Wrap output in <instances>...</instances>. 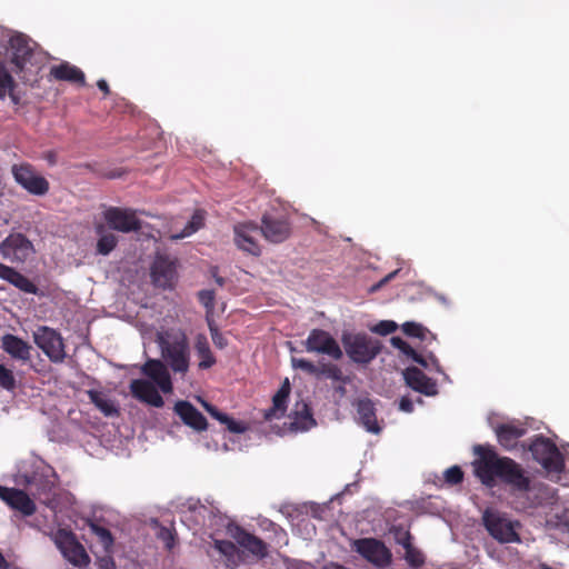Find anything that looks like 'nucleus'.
I'll list each match as a JSON object with an SVG mask.
<instances>
[{"label":"nucleus","mask_w":569,"mask_h":569,"mask_svg":"<svg viewBox=\"0 0 569 569\" xmlns=\"http://www.w3.org/2000/svg\"><path fill=\"white\" fill-rule=\"evenodd\" d=\"M478 459L473 462L475 473L487 487H493L496 479L511 486L519 491H527L530 480L525 476L523 469L508 457H499L490 447L477 445L473 448Z\"/></svg>","instance_id":"1"},{"label":"nucleus","mask_w":569,"mask_h":569,"mask_svg":"<svg viewBox=\"0 0 569 569\" xmlns=\"http://www.w3.org/2000/svg\"><path fill=\"white\" fill-rule=\"evenodd\" d=\"M156 342L162 361L174 372L184 376L190 366V348L186 333L169 329L157 332Z\"/></svg>","instance_id":"2"},{"label":"nucleus","mask_w":569,"mask_h":569,"mask_svg":"<svg viewBox=\"0 0 569 569\" xmlns=\"http://www.w3.org/2000/svg\"><path fill=\"white\" fill-rule=\"evenodd\" d=\"M17 481L39 502L53 507L57 497L58 475L51 466L39 465L31 473L19 475Z\"/></svg>","instance_id":"3"},{"label":"nucleus","mask_w":569,"mask_h":569,"mask_svg":"<svg viewBox=\"0 0 569 569\" xmlns=\"http://www.w3.org/2000/svg\"><path fill=\"white\" fill-rule=\"evenodd\" d=\"M529 450L533 459L549 475L559 476L563 471L565 460L562 453L550 439L541 436L537 437L529 446Z\"/></svg>","instance_id":"4"},{"label":"nucleus","mask_w":569,"mask_h":569,"mask_svg":"<svg viewBox=\"0 0 569 569\" xmlns=\"http://www.w3.org/2000/svg\"><path fill=\"white\" fill-rule=\"evenodd\" d=\"M342 343L350 359L358 363H369L381 350L380 342L367 335L345 333Z\"/></svg>","instance_id":"5"},{"label":"nucleus","mask_w":569,"mask_h":569,"mask_svg":"<svg viewBox=\"0 0 569 569\" xmlns=\"http://www.w3.org/2000/svg\"><path fill=\"white\" fill-rule=\"evenodd\" d=\"M52 538L63 558L71 565L78 568H84L90 563L89 555L84 547L77 540L73 532L59 529Z\"/></svg>","instance_id":"6"},{"label":"nucleus","mask_w":569,"mask_h":569,"mask_svg":"<svg viewBox=\"0 0 569 569\" xmlns=\"http://www.w3.org/2000/svg\"><path fill=\"white\" fill-rule=\"evenodd\" d=\"M32 336L37 347L42 350L51 362L61 363L64 361L67 357L64 342L57 330L47 326H40L33 331Z\"/></svg>","instance_id":"7"},{"label":"nucleus","mask_w":569,"mask_h":569,"mask_svg":"<svg viewBox=\"0 0 569 569\" xmlns=\"http://www.w3.org/2000/svg\"><path fill=\"white\" fill-rule=\"evenodd\" d=\"M482 520L490 536L499 542L509 543L520 541L515 523L506 515L488 509L483 512Z\"/></svg>","instance_id":"8"},{"label":"nucleus","mask_w":569,"mask_h":569,"mask_svg":"<svg viewBox=\"0 0 569 569\" xmlns=\"http://www.w3.org/2000/svg\"><path fill=\"white\" fill-rule=\"evenodd\" d=\"M12 176L18 184L34 196H44L49 191L48 180L29 163L13 164Z\"/></svg>","instance_id":"9"},{"label":"nucleus","mask_w":569,"mask_h":569,"mask_svg":"<svg viewBox=\"0 0 569 569\" xmlns=\"http://www.w3.org/2000/svg\"><path fill=\"white\" fill-rule=\"evenodd\" d=\"M0 253L3 259L22 263L34 253V247L24 234L13 232L0 243Z\"/></svg>","instance_id":"10"},{"label":"nucleus","mask_w":569,"mask_h":569,"mask_svg":"<svg viewBox=\"0 0 569 569\" xmlns=\"http://www.w3.org/2000/svg\"><path fill=\"white\" fill-rule=\"evenodd\" d=\"M103 218L111 230L122 233L137 232L142 228V222L137 218L136 211L128 208L109 207L103 212Z\"/></svg>","instance_id":"11"},{"label":"nucleus","mask_w":569,"mask_h":569,"mask_svg":"<svg viewBox=\"0 0 569 569\" xmlns=\"http://www.w3.org/2000/svg\"><path fill=\"white\" fill-rule=\"evenodd\" d=\"M355 550L366 560L379 568H385L391 562V552L385 543L375 538L355 540Z\"/></svg>","instance_id":"12"},{"label":"nucleus","mask_w":569,"mask_h":569,"mask_svg":"<svg viewBox=\"0 0 569 569\" xmlns=\"http://www.w3.org/2000/svg\"><path fill=\"white\" fill-rule=\"evenodd\" d=\"M303 345L308 352L327 355L335 360L342 357V350L338 342L328 331L322 329H312Z\"/></svg>","instance_id":"13"},{"label":"nucleus","mask_w":569,"mask_h":569,"mask_svg":"<svg viewBox=\"0 0 569 569\" xmlns=\"http://www.w3.org/2000/svg\"><path fill=\"white\" fill-rule=\"evenodd\" d=\"M259 231L264 239L272 243H281L291 234V224L283 216L264 213L261 218Z\"/></svg>","instance_id":"14"},{"label":"nucleus","mask_w":569,"mask_h":569,"mask_svg":"<svg viewBox=\"0 0 569 569\" xmlns=\"http://www.w3.org/2000/svg\"><path fill=\"white\" fill-rule=\"evenodd\" d=\"M227 532L232 537L237 543L244 550L256 556L259 559L267 557L268 546L259 537L246 531L242 527L228 522Z\"/></svg>","instance_id":"15"},{"label":"nucleus","mask_w":569,"mask_h":569,"mask_svg":"<svg viewBox=\"0 0 569 569\" xmlns=\"http://www.w3.org/2000/svg\"><path fill=\"white\" fill-rule=\"evenodd\" d=\"M30 493L26 490L7 488L0 486V499L9 505L12 509L20 511L23 516H31L37 508Z\"/></svg>","instance_id":"16"},{"label":"nucleus","mask_w":569,"mask_h":569,"mask_svg":"<svg viewBox=\"0 0 569 569\" xmlns=\"http://www.w3.org/2000/svg\"><path fill=\"white\" fill-rule=\"evenodd\" d=\"M151 278L154 286L159 288H172L177 278L174 262L168 257L158 256L151 268Z\"/></svg>","instance_id":"17"},{"label":"nucleus","mask_w":569,"mask_h":569,"mask_svg":"<svg viewBox=\"0 0 569 569\" xmlns=\"http://www.w3.org/2000/svg\"><path fill=\"white\" fill-rule=\"evenodd\" d=\"M259 231V226L254 222L238 223L233 228L234 243L237 247L252 256L261 253L260 246L256 241L253 233Z\"/></svg>","instance_id":"18"},{"label":"nucleus","mask_w":569,"mask_h":569,"mask_svg":"<svg viewBox=\"0 0 569 569\" xmlns=\"http://www.w3.org/2000/svg\"><path fill=\"white\" fill-rule=\"evenodd\" d=\"M167 367L168 366L159 359H149L141 367V372L149 377L151 382L154 386H158L159 389L164 393H168L172 390V382Z\"/></svg>","instance_id":"19"},{"label":"nucleus","mask_w":569,"mask_h":569,"mask_svg":"<svg viewBox=\"0 0 569 569\" xmlns=\"http://www.w3.org/2000/svg\"><path fill=\"white\" fill-rule=\"evenodd\" d=\"M174 413L182 420V422L192 428L193 430L201 432L207 430L208 422L204 416L189 401L180 400L174 405Z\"/></svg>","instance_id":"20"},{"label":"nucleus","mask_w":569,"mask_h":569,"mask_svg":"<svg viewBox=\"0 0 569 569\" xmlns=\"http://www.w3.org/2000/svg\"><path fill=\"white\" fill-rule=\"evenodd\" d=\"M130 391L134 398L153 407L160 408L164 403L157 387L149 380H132Z\"/></svg>","instance_id":"21"},{"label":"nucleus","mask_w":569,"mask_h":569,"mask_svg":"<svg viewBox=\"0 0 569 569\" xmlns=\"http://www.w3.org/2000/svg\"><path fill=\"white\" fill-rule=\"evenodd\" d=\"M9 43L12 50L11 62L16 66L17 71H21L33 53V44L21 33L12 36Z\"/></svg>","instance_id":"22"},{"label":"nucleus","mask_w":569,"mask_h":569,"mask_svg":"<svg viewBox=\"0 0 569 569\" xmlns=\"http://www.w3.org/2000/svg\"><path fill=\"white\" fill-rule=\"evenodd\" d=\"M403 378L408 387L422 395L435 396L438 392L436 382L416 367L407 368Z\"/></svg>","instance_id":"23"},{"label":"nucleus","mask_w":569,"mask_h":569,"mask_svg":"<svg viewBox=\"0 0 569 569\" xmlns=\"http://www.w3.org/2000/svg\"><path fill=\"white\" fill-rule=\"evenodd\" d=\"M1 348L14 360L28 362L31 359L32 347L14 335L7 333L2 336Z\"/></svg>","instance_id":"24"},{"label":"nucleus","mask_w":569,"mask_h":569,"mask_svg":"<svg viewBox=\"0 0 569 569\" xmlns=\"http://www.w3.org/2000/svg\"><path fill=\"white\" fill-rule=\"evenodd\" d=\"M0 278L26 293H38V287L12 267L0 263Z\"/></svg>","instance_id":"25"},{"label":"nucleus","mask_w":569,"mask_h":569,"mask_svg":"<svg viewBox=\"0 0 569 569\" xmlns=\"http://www.w3.org/2000/svg\"><path fill=\"white\" fill-rule=\"evenodd\" d=\"M527 429L520 425L502 423L497 427L496 435L499 443L507 450L516 447L518 440L523 437Z\"/></svg>","instance_id":"26"},{"label":"nucleus","mask_w":569,"mask_h":569,"mask_svg":"<svg viewBox=\"0 0 569 569\" xmlns=\"http://www.w3.org/2000/svg\"><path fill=\"white\" fill-rule=\"evenodd\" d=\"M200 403L204 408V410L216 420H218L220 423L224 425L227 429L232 433H243L248 430V425L243 421L234 420L233 418L229 417L227 413H223L218 410L217 407L209 403L208 401L199 398Z\"/></svg>","instance_id":"27"},{"label":"nucleus","mask_w":569,"mask_h":569,"mask_svg":"<svg viewBox=\"0 0 569 569\" xmlns=\"http://www.w3.org/2000/svg\"><path fill=\"white\" fill-rule=\"evenodd\" d=\"M289 393L290 385L288 379H286L281 388L272 398V407L264 411L263 417L266 420L270 421L272 419H280L281 417L284 416L287 409L286 402L289 397Z\"/></svg>","instance_id":"28"},{"label":"nucleus","mask_w":569,"mask_h":569,"mask_svg":"<svg viewBox=\"0 0 569 569\" xmlns=\"http://www.w3.org/2000/svg\"><path fill=\"white\" fill-rule=\"evenodd\" d=\"M357 413L359 422L366 428L367 431L378 433L380 427L378 426L373 402L369 399H360L357 402Z\"/></svg>","instance_id":"29"},{"label":"nucleus","mask_w":569,"mask_h":569,"mask_svg":"<svg viewBox=\"0 0 569 569\" xmlns=\"http://www.w3.org/2000/svg\"><path fill=\"white\" fill-rule=\"evenodd\" d=\"M50 74L57 80L79 83L80 86H84L86 83L84 73L79 68L68 62L53 66L50 70Z\"/></svg>","instance_id":"30"},{"label":"nucleus","mask_w":569,"mask_h":569,"mask_svg":"<svg viewBox=\"0 0 569 569\" xmlns=\"http://www.w3.org/2000/svg\"><path fill=\"white\" fill-rule=\"evenodd\" d=\"M94 230L99 237L97 241V253L108 256L117 247L118 237L109 231L103 223H98Z\"/></svg>","instance_id":"31"},{"label":"nucleus","mask_w":569,"mask_h":569,"mask_svg":"<svg viewBox=\"0 0 569 569\" xmlns=\"http://www.w3.org/2000/svg\"><path fill=\"white\" fill-rule=\"evenodd\" d=\"M316 425V421L307 406V403H297L295 417L290 423V429L295 431H306Z\"/></svg>","instance_id":"32"},{"label":"nucleus","mask_w":569,"mask_h":569,"mask_svg":"<svg viewBox=\"0 0 569 569\" xmlns=\"http://www.w3.org/2000/svg\"><path fill=\"white\" fill-rule=\"evenodd\" d=\"M196 353L200 361L199 369L204 370L211 368L216 363V358L211 352L208 339L203 335H198L194 342Z\"/></svg>","instance_id":"33"},{"label":"nucleus","mask_w":569,"mask_h":569,"mask_svg":"<svg viewBox=\"0 0 569 569\" xmlns=\"http://www.w3.org/2000/svg\"><path fill=\"white\" fill-rule=\"evenodd\" d=\"M87 395L90 401L107 417H113L119 413L114 402L107 397L106 393L99 390H89Z\"/></svg>","instance_id":"34"},{"label":"nucleus","mask_w":569,"mask_h":569,"mask_svg":"<svg viewBox=\"0 0 569 569\" xmlns=\"http://www.w3.org/2000/svg\"><path fill=\"white\" fill-rule=\"evenodd\" d=\"M204 226V211L197 210L192 214L191 219L187 222L181 232L172 233L170 236L171 240H180L187 237H190L198 230H200Z\"/></svg>","instance_id":"35"},{"label":"nucleus","mask_w":569,"mask_h":569,"mask_svg":"<svg viewBox=\"0 0 569 569\" xmlns=\"http://www.w3.org/2000/svg\"><path fill=\"white\" fill-rule=\"evenodd\" d=\"M213 548L227 559V565H237L238 549L229 540L213 539Z\"/></svg>","instance_id":"36"},{"label":"nucleus","mask_w":569,"mask_h":569,"mask_svg":"<svg viewBox=\"0 0 569 569\" xmlns=\"http://www.w3.org/2000/svg\"><path fill=\"white\" fill-rule=\"evenodd\" d=\"M549 522L561 531H569V501L563 505L561 510L555 512L553 519Z\"/></svg>","instance_id":"37"},{"label":"nucleus","mask_w":569,"mask_h":569,"mask_svg":"<svg viewBox=\"0 0 569 569\" xmlns=\"http://www.w3.org/2000/svg\"><path fill=\"white\" fill-rule=\"evenodd\" d=\"M405 559L407 563L412 568H419L425 563V556L423 553L413 547L412 543L409 545V547H405Z\"/></svg>","instance_id":"38"},{"label":"nucleus","mask_w":569,"mask_h":569,"mask_svg":"<svg viewBox=\"0 0 569 569\" xmlns=\"http://www.w3.org/2000/svg\"><path fill=\"white\" fill-rule=\"evenodd\" d=\"M90 529L99 538L104 550L109 551V549L113 546V537L110 530L97 523H91Z\"/></svg>","instance_id":"39"},{"label":"nucleus","mask_w":569,"mask_h":569,"mask_svg":"<svg viewBox=\"0 0 569 569\" xmlns=\"http://www.w3.org/2000/svg\"><path fill=\"white\" fill-rule=\"evenodd\" d=\"M402 331L409 337H416L421 340L426 338L429 331L420 323L408 321L402 325Z\"/></svg>","instance_id":"40"},{"label":"nucleus","mask_w":569,"mask_h":569,"mask_svg":"<svg viewBox=\"0 0 569 569\" xmlns=\"http://www.w3.org/2000/svg\"><path fill=\"white\" fill-rule=\"evenodd\" d=\"M415 362L419 363L421 367L428 370H436L438 372H441V367L439 363V360L432 355L429 353L428 356H422L418 353L416 358L413 359Z\"/></svg>","instance_id":"41"},{"label":"nucleus","mask_w":569,"mask_h":569,"mask_svg":"<svg viewBox=\"0 0 569 569\" xmlns=\"http://www.w3.org/2000/svg\"><path fill=\"white\" fill-rule=\"evenodd\" d=\"M16 385L13 372L0 363V387L11 391L16 388Z\"/></svg>","instance_id":"42"},{"label":"nucleus","mask_w":569,"mask_h":569,"mask_svg":"<svg viewBox=\"0 0 569 569\" xmlns=\"http://www.w3.org/2000/svg\"><path fill=\"white\" fill-rule=\"evenodd\" d=\"M319 376H325L336 381L343 380V373L341 369L332 363H323L319 367Z\"/></svg>","instance_id":"43"},{"label":"nucleus","mask_w":569,"mask_h":569,"mask_svg":"<svg viewBox=\"0 0 569 569\" xmlns=\"http://www.w3.org/2000/svg\"><path fill=\"white\" fill-rule=\"evenodd\" d=\"M391 533L393 535L396 542L398 545L402 546L403 548L409 547V545L412 543L411 542L412 537H411L409 530H406L401 526L392 527Z\"/></svg>","instance_id":"44"},{"label":"nucleus","mask_w":569,"mask_h":569,"mask_svg":"<svg viewBox=\"0 0 569 569\" xmlns=\"http://www.w3.org/2000/svg\"><path fill=\"white\" fill-rule=\"evenodd\" d=\"M391 345L398 349L400 352H402L405 356L411 358L412 360L416 358L418 352L403 339L400 337H392L391 338Z\"/></svg>","instance_id":"45"},{"label":"nucleus","mask_w":569,"mask_h":569,"mask_svg":"<svg viewBox=\"0 0 569 569\" xmlns=\"http://www.w3.org/2000/svg\"><path fill=\"white\" fill-rule=\"evenodd\" d=\"M293 368L301 369L309 375L319 376V367L303 358H292Z\"/></svg>","instance_id":"46"},{"label":"nucleus","mask_w":569,"mask_h":569,"mask_svg":"<svg viewBox=\"0 0 569 569\" xmlns=\"http://www.w3.org/2000/svg\"><path fill=\"white\" fill-rule=\"evenodd\" d=\"M13 83V77L10 72L4 68L3 64H0V100H3L7 97L6 88L9 84Z\"/></svg>","instance_id":"47"},{"label":"nucleus","mask_w":569,"mask_h":569,"mask_svg":"<svg viewBox=\"0 0 569 569\" xmlns=\"http://www.w3.org/2000/svg\"><path fill=\"white\" fill-rule=\"evenodd\" d=\"M445 480L450 485H458L463 480V472L460 467L452 466L445 471Z\"/></svg>","instance_id":"48"},{"label":"nucleus","mask_w":569,"mask_h":569,"mask_svg":"<svg viewBox=\"0 0 569 569\" xmlns=\"http://www.w3.org/2000/svg\"><path fill=\"white\" fill-rule=\"evenodd\" d=\"M396 330H397V323L393 321H389V320L380 321L373 328L375 332L382 335V336L390 335V333L395 332Z\"/></svg>","instance_id":"49"},{"label":"nucleus","mask_w":569,"mask_h":569,"mask_svg":"<svg viewBox=\"0 0 569 569\" xmlns=\"http://www.w3.org/2000/svg\"><path fill=\"white\" fill-rule=\"evenodd\" d=\"M211 339L216 347L219 349H223L227 346V339L223 337V335L218 330V328L209 326Z\"/></svg>","instance_id":"50"},{"label":"nucleus","mask_w":569,"mask_h":569,"mask_svg":"<svg viewBox=\"0 0 569 569\" xmlns=\"http://www.w3.org/2000/svg\"><path fill=\"white\" fill-rule=\"evenodd\" d=\"M199 301L207 308H213L214 292L212 290H201L199 293Z\"/></svg>","instance_id":"51"},{"label":"nucleus","mask_w":569,"mask_h":569,"mask_svg":"<svg viewBox=\"0 0 569 569\" xmlns=\"http://www.w3.org/2000/svg\"><path fill=\"white\" fill-rule=\"evenodd\" d=\"M189 509L191 511H197L202 517H204V513L208 512V513L212 515L213 518H216V516L213 515V510L212 509H208L206 506L201 505L199 501H197L194 503H190L189 505Z\"/></svg>","instance_id":"52"},{"label":"nucleus","mask_w":569,"mask_h":569,"mask_svg":"<svg viewBox=\"0 0 569 569\" xmlns=\"http://www.w3.org/2000/svg\"><path fill=\"white\" fill-rule=\"evenodd\" d=\"M16 87H17V82L13 80V83L9 84V87L6 88V90H7V96H9L12 103L17 106L20 103V97L16 93Z\"/></svg>","instance_id":"53"},{"label":"nucleus","mask_w":569,"mask_h":569,"mask_svg":"<svg viewBox=\"0 0 569 569\" xmlns=\"http://www.w3.org/2000/svg\"><path fill=\"white\" fill-rule=\"evenodd\" d=\"M159 537L166 542V546L170 549L172 547L173 535L167 528H161Z\"/></svg>","instance_id":"54"},{"label":"nucleus","mask_w":569,"mask_h":569,"mask_svg":"<svg viewBox=\"0 0 569 569\" xmlns=\"http://www.w3.org/2000/svg\"><path fill=\"white\" fill-rule=\"evenodd\" d=\"M399 409L405 412H412L413 403L408 397H402L399 402Z\"/></svg>","instance_id":"55"},{"label":"nucleus","mask_w":569,"mask_h":569,"mask_svg":"<svg viewBox=\"0 0 569 569\" xmlns=\"http://www.w3.org/2000/svg\"><path fill=\"white\" fill-rule=\"evenodd\" d=\"M100 568L101 569H116V565L110 557H103L100 559Z\"/></svg>","instance_id":"56"},{"label":"nucleus","mask_w":569,"mask_h":569,"mask_svg":"<svg viewBox=\"0 0 569 569\" xmlns=\"http://www.w3.org/2000/svg\"><path fill=\"white\" fill-rule=\"evenodd\" d=\"M210 271H211V276L213 277V279H214L216 283H217L218 286H220V287H223V286H224L226 280H224V278H222V277H220V276L218 274V268H217V267H213V268H211V270H210Z\"/></svg>","instance_id":"57"},{"label":"nucleus","mask_w":569,"mask_h":569,"mask_svg":"<svg viewBox=\"0 0 569 569\" xmlns=\"http://www.w3.org/2000/svg\"><path fill=\"white\" fill-rule=\"evenodd\" d=\"M400 269H397L390 273H388L386 277H383L379 283L381 286V288L387 284L389 281H391L398 273H399Z\"/></svg>","instance_id":"58"},{"label":"nucleus","mask_w":569,"mask_h":569,"mask_svg":"<svg viewBox=\"0 0 569 569\" xmlns=\"http://www.w3.org/2000/svg\"><path fill=\"white\" fill-rule=\"evenodd\" d=\"M97 86L98 88L104 92V94H108L109 93V86L107 83V81L104 79H100L98 82H97Z\"/></svg>","instance_id":"59"},{"label":"nucleus","mask_w":569,"mask_h":569,"mask_svg":"<svg viewBox=\"0 0 569 569\" xmlns=\"http://www.w3.org/2000/svg\"><path fill=\"white\" fill-rule=\"evenodd\" d=\"M381 288L380 283L377 282L376 284H373L371 288H370V291L371 292H376L377 290H379Z\"/></svg>","instance_id":"60"}]
</instances>
